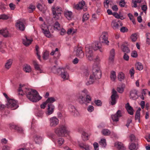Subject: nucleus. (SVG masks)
Segmentation results:
<instances>
[{
    "label": "nucleus",
    "instance_id": "obj_1",
    "mask_svg": "<svg viewBox=\"0 0 150 150\" xmlns=\"http://www.w3.org/2000/svg\"><path fill=\"white\" fill-rule=\"evenodd\" d=\"M18 89V94L21 96L25 94L27 98L33 102H36L40 100L42 97L40 96L38 92L35 90L26 88L25 90L22 89L21 84Z\"/></svg>",
    "mask_w": 150,
    "mask_h": 150
},
{
    "label": "nucleus",
    "instance_id": "obj_2",
    "mask_svg": "<svg viewBox=\"0 0 150 150\" xmlns=\"http://www.w3.org/2000/svg\"><path fill=\"white\" fill-rule=\"evenodd\" d=\"M102 76V72L100 68L97 65H94L93 67V73L91 74L88 81L86 83L87 85L92 84L95 81L100 79Z\"/></svg>",
    "mask_w": 150,
    "mask_h": 150
},
{
    "label": "nucleus",
    "instance_id": "obj_3",
    "mask_svg": "<svg viewBox=\"0 0 150 150\" xmlns=\"http://www.w3.org/2000/svg\"><path fill=\"white\" fill-rule=\"evenodd\" d=\"M54 132L58 136L63 137L67 134L68 131L66 126L62 125L56 129Z\"/></svg>",
    "mask_w": 150,
    "mask_h": 150
},
{
    "label": "nucleus",
    "instance_id": "obj_4",
    "mask_svg": "<svg viewBox=\"0 0 150 150\" xmlns=\"http://www.w3.org/2000/svg\"><path fill=\"white\" fill-rule=\"evenodd\" d=\"M85 49L86 56L89 60L90 61L93 60L95 62L98 61V57H97L95 59H93V51L90 47H86Z\"/></svg>",
    "mask_w": 150,
    "mask_h": 150
},
{
    "label": "nucleus",
    "instance_id": "obj_5",
    "mask_svg": "<svg viewBox=\"0 0 150 150\" xmlns=\"http://www.w3.org/2000/svg\"><path fill=\"white\" fill-rule=\"evenodd\" d=\"M88 94V92L86 89H84L79 94L78 100L80 104H83L86 102L85 97Z\"/></svg>",
    "mask_w": 150,
    "mask_h": 150
},
{
    "label": "nucleus",
    "instance_id": "obj_6",
    "mask_svg": "<svg viewBox=\"0 0 150 150\" xmlns=\"http://www.w3.org/2000/svg\"><path fill=\"white\" fill-rule=\"evenodd\" d=\"M6 106L7 108H12V110L16 109L18 107V105L17 104L16 101L13 99H10L8 100Z\"/></svg>",
    "mask_w": 150,
    "mask_h": 150
},
{
    "label": "nucleus",
    "instance_id": "obj_7",
    "mask_svg": "<svg viewBox=\"0 0 150 150\" xmlns=\"http://www.w3.org/2000/svg\"><path fill=\"white\" fill-rule=\"evenodd\" d=\"M112 94L111 96V100L110 101V103L112 105H114L116 104V99L119 98L117 92L113 88L112 92Z\"/></svg>",
    "mask_w": 150,
    "mask_h": 150
},
{
    "label": "nucleus",
    "instance_id": "obj_8",
    "mask_svg": "<svg viewBox=\"0 0 150 150\" xmlns=\"http://www.w3.org/2000/svg\"><path fill=\"white\" fill-rule=\"evenodd\" d=\"M26 24L24 20L18 21L16 24V28L21 31H23L25 29V25Z\"/></svg>",
    "mask_w": 150,
    "mask_h": 150
},
{
    "label": "nucleus",
    "instance_id": "obj_9",
    "mask_svg": "<svg viewBox=\"0 0 150 150\" xmlns=\"http://www.w3.org/2000/svg\"><path fill=\"white\" fill-rule=\"evenodd\" d=\"M108 34L107 32H103L100 38V42L105 43L107 45H108L109 42L108 40Z\"/></svg>",
    "mask_w": 150,
    "mask_h": 150
},
{
    "label": "nucleus",
    "instance_id": "obj_10",
    "mask_svg": "<svg viewBox=\"0 0 150 150\" xmlns=\"http://www.w3.org/2000/svg\"><path fill=\"white\" fill-rule=\"evenodd\" d=\"M85 1H82L79 2L77 4L74 5V8L78 10H80L83 8L84 11H86L87 8L86 6H85Z\"/></svg>",
    "mask_w": 150,
    "mask_h": 150
},
{
    "label": "nucleus",
    "instance_id": "obj_11",
    "mask_svg": "<svg viewBox=\"0 0 150 150\" xmlns=\"http://www.w3.org/2000/svg\"><path fill=\"white\" fill-rule=\"evenodd\" d=\"M122 111L118 110L115 115H111V118L113 121L116 122L118 121L119 120V118L122 116Z\"/></svg>",
    "mask_w": 150,
    "mask_h": 150
},
{
    "label": "nucleus",
    "instance_id": "obj_12",
    "mask_svg": "<svg viewBox=\"0 0 150 150\" xmlns=\"http://www.w3.org/2000/svg\"><path fill=\"white\" fill-rule=\"evenodd\" d=\"M50 125L51 127H54L59 123V120L55 117H51L50 119Z\"/></svg>",
    "mask_w": 150,
    "mask_h": 150
},
{
    "label": "nucleus",
    "instance_id": "obj_13",
    "mask_svg": "<svg viewBox=\"0 0 150 150\" xmlns=\"http://www.w3.org/2000/svg\"><path fill=\"white\" fill-rule=\"evenodd\" d=\"M129 97L131 99L135 100L138 98L137 91L135 89H133L130 92Z\"/></svg>",
    "mask_w": 150,
    "mask_h": 150
},
{
    "label": "nucleus",
    "instance_id": "obj_14",
    "mask_svg": "<svg viewBox=\"0 0 150 150\" xmlns=\"http://www.w3.org/2000/svg\"><path fill=\"white\" fill-rule=\"evenodd\" d=\"M60 76L64 80L68 79L69 76L67 72L63 69H61Z\"/></svg>",
    "mask_w": 150,
    "mask_h": 150
},
{
    "label": "nucleus",
    "instance_id": "obj_15",
    "mask_svg": "<svg viewBox=\"0 0 150 150\" xmlns=\"http://www.w3.org/2000/svg\"><path fill=\"white\" fill-rule=\"evenodd\" d=\"M47 114L49 115L51 114L54 112V106L53 104L50 103L47 105Z\"/></svg>",
    "mask_w": 150,
    "mask_h": 150
},
{
    "label": "nucleus",
    "instance_id": "obj_16",
    "mask_svg": "<svg viewBox=\"0 0 150 150\" xmlns=\"http://www.w3.org/2000/svg\"><path fill=\"white\" fill-rule=\"evenodd\" d=\"M76 56L81 58H83L84 55V54L82 50L81 47H77L76 50Z\"/></svg>",
    "mask_w": 150,
    "mask_h": 150
},
{
    "label": "nucleus",
    "instance_id": "obj_17",
    "mask_svg": "<svg viewBox=\"0 0 150 150\" xmlns=\"http://www.w3.org/2000/svg\"><path fill=\"white\" fill-rule=\"evenodd\" d=\"M115 146L118 150H125L126 149L124 144L120 142H116L115 144Z\"/></svg>",
    "mask_w": 150,
    "mask_h": 150
},
{
    "label": "nucleus",
    "instance_id": "obj_18",
    "mask_svg": "<svg viewBox=\"0 0 150 150\" xmlns=\"http://www.w3.org/2000/svg\"><path fill=\"white\" fill-rule=\"evenodd\" d=\"M0 34L5 38L10 36V34L6 28L0 30Z\"/></svg>",
    "mask_w": 150,
    "mask_h": 150
},
{
    "label": "nucleus",
    "instance_id": "obj_19",
    "mask_svg": "<svg viewBox=\"0 0 150 150\" xmlns=\"http://www.w3.org/2000/svg\"><path fill=\"white\" fill-rule=\"evenodd\" d=\"M125 108L127 110L128 113L130 115L133 114V108L130 105L129 103H127L125 105Z\"/></svg>",
    "mask_w": 150,
    "mask_h": 150
},
{
    "label": "nucleus",
    "instance_id": "obj_20",
    "mask_svg": "<svg viewBox=\"0 0 150 150\" xmlns=\"http://www.w3.org/2000/svg\"><path fill=\"white\" fill-rule=\"evenodd\" d=\"M11 129H14L16 130L17 132L20 133H22L23 132V130L21 127H18L16 125L12 124L9 125Z\"/></svg>",
    "mask_w": 150,
    "mask_h": 150
},
{
    "label": "nucleus",
    "instance_id": "obj_21",
    "mask_svg": "<svg viewBox=\"0 0 150 150\" xmlns=\"http://www.w3.org/2000/svg\"><path fill=\"white\" fill-rule=\"evenodd\" d=\"M52 10L53 14H55V13L61 14L62 12L61 8L57 7L55 8L54 6L52 7Z\"/></svg>",
    "mask_w": 150,
    "mask_h": 150
},
{
    "label": "nucleus",
    "instance_id": "obj_22",
    "mask_svg": "<svg viewBox=\"0 0 150 150\" xmlns=\"http://www.w3.org/2000/svg\"><path fill=\"white\" fill-rule=\"evenodd\" d=\"M25 39H23V44L26 46H28L32 42L33 40L28 39L26 36H25Z\"/></svg>",
    "mask_w": 150,
    "mask_h": 150
},
{
    "label": "nucleus",
    "instance_id": "obj_23",
    "mask_svg": "<svg viewBox=\"0 0 150 150\" xmlns=\"http://www.w3.org/2000/svg\"><path fill=\"white\" fill-rule=\"evenodd\" d=\"M111 26L112 28L115 30H117L119 28V25L116 20H113L112 21Z\"/></svg>",
    "mask_w": 150,
    "mask_h": 150
},
{
    "label": "nucleus",
    "instance_id": "obj_24",
    "mask_svg": "<svg viewBox=\"0 0 150 150\" xmlns=\"http://www.w3.org/2000/svg\"><path fill=\"white\" fill-rule=\"evenodd\" d=\"M33 63L35 69L36 71H38V72H37V74H39V73H41L42 71L41 70L40 68L39 65L38 64H37L36 62L35 61H33Z\"/></svg>",
    "mask_w": 150,
    "mask_h": 150
},
{
    "label": "nucleus",
    "instance_id": "obj_25",
    "mask_svg": "<svg viewBox=\"0 0 150 150\" xmlns=\"http://www.w3.org/2000/svg\"><path fill=\"white\" fill-rule=\"evenodd\" d=\"M115 55V50L114 49H112L110 52V55L109 59L110 61L113 62V61Z\"/></svg>",
    "mask_w": 150,
    "mask_h": 150
},
{
    "label": "nucleus",
    "instance_id": "obj_26",
    "mask_svg": "<svg viewBox=\"0 0 150 150\" xmlns=\"http://www.w3.org/2000/svg\"><path fill=\"white\" fill-rule=\"evenodd\" d=\"M34 139L36 143L39 144L42 142V138L40 136L35 135L34 137Z\"/></svg>",
    "mask_w": 150,
    "mask_h": 150
},
{
    "label": "nucleus",
    "instance_id": "obj_27",
    "mask_svg": "<svg viewBox=\"0 0 150 150\" xmlns=\"http://www.w3.org/2000/svg\"><path fill=\"white\" fill-rule=\"evenodd\" d=\"M100 45V43H99L98 42H95L93 44L92 48L93 50H96L101 47Z\"/></svg>",
    "mask_w": 150,
    "mask_h": 150
},
{
    "label": "nucleus",
    "instance_id": "obj_28",
    "mask_svg": "<svg viewBox=\"0 0 150 150\" xmlns=\"http://www.w3.org/2000/svg\"><path fill=\"white\" fill-rule=\"evenodd\" d=\"M79 146L81 148L84 149L85 150H90L89 146L88 144L82 143H79Z\"/></svg>",
    "mask_w": 150,
    "mask_h": 150
},
{
    "label": "nucleus",
    "instance_id": "obj_29",
    "mask_svg": "<svg viewBox=\"0 0 150 150\" xmlns=\"http://www.w3.org/2000/svg\"><path fill=\"white\" fill-rule=\"evenodd\" d=\"M42 29L43 31V32L45 35L48 38H50L51 37V35L50 34V32L48 30V29L47 28V29H45L42 28Z\"/></svg>",
    "mask_w": 150,
    "mask_h": 150
},
{
    "label": "nucleus",
    "instance_id": "obj_30",
    "mask_svg": "<svg viewBox=\"0 0 150 150\" xmlns=\"http://www.w3.org/2000/svg\"><path fill=\"white\" fill-rule=\"evenodd\" d=\"M122 51L125 53H128L130 52L129 48L126 46L123 45L121 47Z\"/></svg>",
    "mask_w": 150,
    "mask_h": 150
},
{
    "label": "nucleus",
    "instance_id": "obj_31",
    "mask_svg": "<svg viewBox=\"0 0 150 150\" xmlns=\"http://www.w3.org/2000/svg\"><path fill=\"white\" fill-rule=\"evenodd\" d=\"M23 70L26 73H30L31 71L30 67L28 65H25L23 67Z\"/></svg>",
    "mask_w": 150,
    "mask_h": 150
},
{
    "label": "nucleus",
    "instance_id": "obj_32",
    "mask_svg": "<svg viewBox=\"0 0 150 150\" xmlns=\"http://www.w3.org/2000/svg\"><path fill=\"white\" fill-rule=\"evenodd\" d=\"M103 134L105 136H109L110 133L111 132L108 129H103L101 131Z\"/></svg>",
    "mask_w": 150,
    "mask_h": 150
},
{
    "label": "nucleus",
    "instance_id": "obj_33",
    "mask_svg": "<svg viewBox=\"0 0 150 150\" xmlns=\"http://www.w3.org/2000/svg\"><path fill=\"white\" fill-rule=\"evenodd\" d=\"M99 143L102 147H105L107 145L106 139H101Z\"/></svg>",
    "mask_w": 150,
    "mask_h": 150
},
{
    "label": "nucleus",
    "instance_id": "obj_34",
    "mask_svg": "<svg viewBox=\"0 0 150 150\" xmlns=\"http://www.w3.org/2000/svg\"><path fill=\"white\" fill-rule=\"evenodd\" d=\"M12 62L11 60L9 59L8 60L7 62L6 63L5 65V67L7 69H9L11 67Z\"/></svg>",
    "mask_w": 150,
    "mask_h": 150
},
{
    "label": "nucleus",
    "instance_id": "obj_35",
    "mask_svg": "<svg viewBox=\"0 0 150 150\" xmlns=\"http://www.w3.org/2000/svg\"><path fill=\"white\" fill-rule=\"evenodd\" d=\"M56 101L54 98L53 97L48 98L46 100V103H47V105L50 103L52 104V103Z\"/></svg>",
    "mask_w": 150,
    "mask_h": 150
},
{
    "label": "nucleus",
    "instance_id": "obj_36",
    "mask_svg": "<svg viewBox=\"0 0 150 150\" xmlns=\"http://www.w3.org/2000/svg\"><path fill=\"white\" fill-rule=\"evenodd\" d=\"M125 77L124 74L122 72L119 73L117 76V78L120 81H122L123 80Z\"/></svg>",
    "mask_w": 150,
    "mask_h": 150
},
{
    "label": "nucleus",
    "instance_id": "obj_37",
    "mask_svg": "<svg viewBox=\"0 0 150 150\" xmlns=\"http://www.w3.org/2000/svg\"><path fill=\"white\" fill-rule=\"evenodd\" d=\"M136 69L139 70H141L143 69V66L141 63L138 62L136 64Z\"/></svg>",
    "mask_w": 150,
    "mask_h": 150
},
{
    "label": "nucleus",
    "instance_id": "obj_38",
    "mask_svg": "<svg viewBox=\"0 0 150 150\" xmlns=\"http://www.w3.org/2000/svg\"><path fill=\"white\" fill-rule=\"evenodd\" d=\"M65 16L68 19L70 20L71 18L72 13L71 11L67 12L65 13Z\"/></svg>",
    "mask_w": 150,
    "mask_h": 150
},
{
    "label": "nucleus",
    "instance_id": "obj_39",
    "mask_svg": "<svg viewBox=\"0 0 150 150\" xmlns=\"http://www.w3.org/2000/svg\"><path fill=\"white\" fill-rule=\"evenodd\" d=\"M110 77L111 80L114 81L116 78L115 72L114 71H112L111 72Z\"/></svg>",
    "mask_w": 150,
    "mask_h": 150
},
{
    "label": "nucleus",
    "instance_id": "obj_40",
    "mask_svg": "<svg viewBox=\"0 0 150 150\" xmlns=\"http://www.w3.org/2000/svg\"><path fill=\"white\" fill-rule=\"evenodd\" d=\"M89 17V15L87 13H85L84 14L83 16L82 21L84 22L88 20Z\"/></svg>",
    "mask_w": 150,
    "mask_h": 150
},
{
    "label": "nucleus",
    "instance_id": "obj_41",
    "mask_svg": "<svg viewBox=\"0 0 150 150\" xmlns=\"http://www.w3.org/2000/svg\"><path fill=\"white\" fill-rule=\"evenodd\" d=\"M138 149V147L135 144L132 143L129 146V149L130 150H137Z\"/></svg>",
    "mask_w": 150,
    "mask_h": 150
},
{
    "label": "nucleus",
    "instance_id": "obj_42",
    "mask_svg": "<svg viewBox=\"0 0 150 150\" xmlns=\"http://www.w3.org/2000/svg\"><path fill=\"white\" fill-rule=\"evenodd\" d=\"M88 135L85 132H83V133L82 137L83 141H85L88 140Z\"/></svg>",
    "mask_w": 150,
    "mask_h": 150
},
{
    "label": "nucleus",
    "instance_id": "obj_43",
    "mask_svg": "<svg viewBox=\"0 0 150 150\" xmlns=\"http://www.w3.org/2000/svg\"><path fill=\"white\" fill-rule=\"evenodd\" d=\"M142 2V0H137V1L132 0V2L134 4V5L132 6V7L136 8L137 7V3H141Z\"/></svg>",
    "mask_w": 150,
    "mask_h": 150
},
{
    "label": "nucleus",
    "instance_id": "obj_44",
    "mask_svg": "<svg viewBox=\"0 0 150 150\" xmlns=\"http://www.w3.org/2000/svg\"><path fill=\"white\" fill-rule=\"evenodd\" d=\"M64 142V139L62 138H60L58 139L57 142L59 146H61L63 144Z\"/></svg>",
    "mask_w": 150,
    "mask_h": 150
},
{
    "label": "nucleus",
    "instance_id": "obj_45",
    "mask_svg": "<svg viewBox=\"0 0 150 150\" xmlns=\"http://www.w3.org/2000/svg\"><path fill=\"white\" fill-rule=\"evenodd\" d=\"M131 38L133 42H135L137 39V34L136 33L132 34L131 36Z\"/></svg>",
    "mask_w": 150,
    "mask_h": 150
},
{
    "label": "nucleus",
    "instance_id": "obj_46",
    "mask_svg": "<svg viewBox=\"0 0 150 150\" xmlns=\"http://www.w3.org/2000/svg\"><path fill=\"white\" fill-rule=\"evenodd\" d=\"M54 28L57 30L60 29V24L58 21H56L54 23Z\"/></svg>",
    "mask_w": 150,
    "mask_h": 150
},
{
    "label": "nucleus",
    "instance_id": "obj_47",
    "mask_svg": "<svg viewBox=\"0 0 150 150\" xmlns=\"http://www.w3.org/2000/svg\"><path fill=\"white\" fill-rule=\"evenodd\" d=\"M9 17L7 15L5 14H2L0 15V19H2L3 20H7L8 19Z\"/></svg>",
    "mask_w": 150,
    "mask_h": 150
},
{
    "label": "nucleus",
    "instance_id": "obj_48",
    "mask_svg": "<svg viewBox=\"0 0 150 150\" xmlns=\"http://www.w3.org/2000/svg\"><path fill=\"white\" fill-rule=\"evenodd\" d=\"M140 114L136 113L135 115V120H138V121L139 123L140 122Z\"/></svg>",
    "mask_w": 150,
    "mask_h": 150
},
{
    "label": "nucleus",
    "instance_id": "obj_49",
    "mask_svg": "<svg viewBox=\"0 0 150 150\" xmlns=\"http://www.w3.org/2000/svg\"><path fill=\"white\" fill-rule=\"evenodd\" d=\"M35 50L36 51V54H37V55L38 57V58L39 59H40V55L39 54V52L38 50V49L39 48V47L38 46V45H36L35 46Z\"/></svg>",
    "mask_w": 150,
    "mask_h": 150
},
{
    "label": "nucleus",
    "instance_id": "obj_50",
    "mask_svg": "<svg viewBox=\"0 0 150 150\" xmlns=\"http://www.w3.org/2000/svg\"><path fill=\"white\" fill-rule=\"evenodd\" d=\"M94 103L98 106H101L102 104V102L100 100H95Z\"/></svg>",
    "mask_w": 150,
    "mask_h": 150
},
{
    "label": "nucleus",
    "instance_id": "obj_51",
    "mask_svg": "<svg viewBox=\"0 0 150 150\" xmlns=\"http://www.w3.org/2000/svg\"><path fill=\"white\" fill-rule=\"evenodd\" d=\"M48 52H45L43 53L42 57L44 59L46 60L48 58Z\"/></svg>",
    "mask_w": 150,
    "mask_h": 150
},
{
    "label": "nucleus",
    "instance_id": "obj_52",
    "mask_svg": "<svg viewBox=\"0 0 150 150\" xmlns=\"http://www.w3.org/2000/svg\"><path fill=\"white\" fill-rule=\"evenodd\" d=\"M85 98L86 102V101L88 103H89L91 100V98L88 94L87 95Z\"/></svg>",
    "mask_w": 150,
    "mask_h": 150
},
{
    "label": "nucleus",
    "instance_id": "obj_53",
    "mask_svg": "<svg viewBox=\"0 0 150 150\" xmlns=\"http://www.w3.org/2000/svg\"><path fill=\"white\" fill-rule=\"evenodd\" d=\"M6 9L5 4L2 2H0V9L2 10L3 11Z\"/></svg>",
    "mask_w": 150,
    "mask_h": 150
},
{
    "label": "nucleus",
    "instance_id": "obj_54",
    "mask_svg": "<svg viewBox=\"0 0 150 150\" xmlns=\"http://www.w3.org/2000/svg\"><path fill=\"white\" fill-rule=\"evenodd\" d=\"M126 3L124 0H121L119 2V5L121 7L125 6Z\"/></svg>",
    "mask_w": 150,
    "mask_h": 150
},
{
    "label": "nucleus",
    "instance_id": "obj_55",
    "mask_svg": "<svg viewBox=\"0 0 150 150\" xmlns=\"http://www.w3.org/2000/svg\"><path fill=\"white\" fill-rule=\"evenodd\" d=\"M129 138L131 141L132 142H134L136 140L135 136L133 134L130 135Z\"/></svg>",
    "mask_w": 150,
    "mask_h": 150
},
{
    "label": "nucleus",
    "instance_id": "obj_56",
    "mask_svg": "<svg viewBox=\"0 0 150 150\" xmlns=\"http://www.w3.org/2000/svg\"><path fill=\"white\" fill-rule=\"evenodd\" d=\"M128 30V29L125 27H122L120 29V31L122 33L127 32Z\"/></svg>",
    "mask_w": 150,
    "mask_h": 150
},
{
    "label": "nucleus",
    "instance_id": "obj_57",
    "mask_svg": "<svg viewBox=\"0 0 150 150\" xmlns=\"http://www.w3.org/2000/svg\"><path fill=\"white\" fill-rule=\"evenodd\" d=\"M60 15L61 14L55 13V14H53V17L55 20H57L59 18Z\"/></svg>",
    "mask_w": 150,
    "mask_h": 150
},
{
    "label": "nucleus",
    "instance_id": "obj_58",
    "mask_svg": "<svg viewBox=\"0 0 150 150\" xmlns=\"http://www.w3.org/2000/svg\"><path fill=\"white\" fill-rule=\"evenodd\" d=\"M93 146L94 147L95 150H99V145L98 144L97 142H95L93 144Z\"/></svg>",
    "mask_w": 150,
    "mask_h": 150
},
{
    "label": "nucleus",
    "instance_id": "obj_59",
    "mask_svg": "<svg viewBox=\"0 0 150 150\" xmlns=\"http://www.w3.org/2000/svg\"><path fill=\"white\" fill-rule=\"evenodd\" d=\"M117 91L119 93H122L124 91V89L123 88L118 87L117 88Z\"/></svg>",
    "mask_w": 150,
    "mask_h": 150
},
{
    "label": "nucleus",
    "instance_id": "obj_60",
    "mask_svg": "<svg viewBox=\"0 0 150 150\" xmlns=\"http://www.w3.org/2000/svg\"><path fill=\"white\" fill-rule=\"evenodd\" d=\"M129 74H130L131 76H133L134 74V68H132L129 71Z\"/></svg>",
    "mask_w": 150,
    "mask_h": 150
},
{
    "label": "nucleus",
    "instance_id": "obj_61",
    "mask_svg": "<svg viewBox=\"0 0 150 150\" xmlns=\"http://www.w3.org/2000/svg\"><path fill=\"white\" fill-rule=\"evenodd\" d=\"M129 56L126 54V53H124V54L123 57V58L124 59L127 61L129 60Z\"/></svg>",
    "mask_w": 150,
    "mask_h": 150
},
{
    "label": "nucleus",
    "instance_id": "obj_62",
    "mask_svg": "<svg viewBox=\"0 0 150 150\" xmlns=\"http://www.w3.org/2000/svg\"><path fill=\"white\" fill-rule=\"evenodd\" d=\"M131 56L133 57H136L137 56V52L135 51H133L131 54Z\"/></svg>",
    "mask_w": 150,
    "mask_h": 150
},
{
    "label": "nucleus",
    "instance_id": "obj_63",
    "mask_svg": "<svg viewBox=\"0 0 150 150\" xmlns=\"http://www.w3.org/2000/svg\"><path fill=\"white\" fill-rule=\"evenodd\" d=\"M9 6L11 10H14L16 7V5L12 3H11L9 4Z\"/></svg>",
    "mask_w": 150,
    "mask_h": 150
},
{
    "label": "nucleus",
    "instance_id": "obj_64",
    "mask_svg": "<svg viewBox=\"0 0 150 150\" xmlns=\"http://www.w3.org/2000/svg\"><path fill=\"white\" fill-rule=\"evenodd\" d=\"M140 105L142 109H143L145 106V102L144 101H142L140 103Z\"/></svg>",
    "mask_w": 150,
    "mask_h": 150
}]
</instances>
